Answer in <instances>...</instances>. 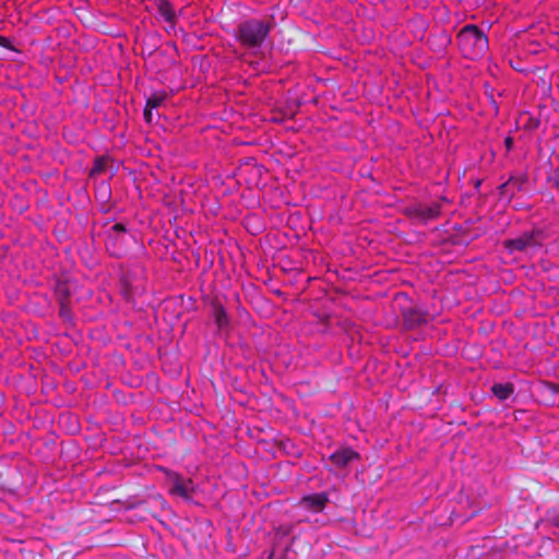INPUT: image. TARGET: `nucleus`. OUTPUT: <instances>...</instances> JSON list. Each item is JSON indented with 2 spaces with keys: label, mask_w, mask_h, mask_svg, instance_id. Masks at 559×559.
<instances>
[{
  "label": "nucleus",
  "mask_w": 559,
  "mask_h": 559,
  "mask_svg": "<svg viewBox=\"0 0 559 559\" xmlns=\"http://www.w3.org/2000/svg\"><path fill=\"white\" fill-rule=\"evenodd\" d=\"M272 25L269 22L249 19L237 26V40L247 48L261 47L271 32Z\"/></svg>",
  "instance_id": "obj_2"
},
{
  "label": "nucleus",
  "mask_w": 559,
  "mask_h": 559,
  "mask_svg": "<svg viewBox=\"0 0 559 559\" xmlns=\"http://www.w3.org/2000/svg\"><path fill=\"white\" fill-rule=\"evenodd\" d=\"M108 159L104 156L97 157L94 162L93 168L91 170V176L99 175L102 174L107 166Z\"/></svg>",
  "instance_id": "obj_15"
},
{
  "label": "nucleus",
  "mask_w": 559,
  "mask_h": 559,
  "mask_svg": "<svg viewBox=\"0 0 559 559\" xmlns=\"http://www.w3.org/2000/svg\"><path fill=\"white\" fill-rule=\"evenodd\" d=\"M155 5L159 15L169 24L176 22L175 8L168 0H155Z\"/></svg>",
  "instance_id": "obj_8"
},
{
  "label": "nucleus",
  "mask_w": 559,
  "mask_h": 559,
  "mask_svg": "<svg viewBox=\"0 0 559 559\" xmlns=\"http://www.w3.org/2000/svg\"><path fill=\"white\" fill-rule=\"evenodd\" d=\"M0 46L8 50H11V51H17L15 49V47L11 44V40L8 37L1 36V35H0Z\"/></svg>",
  "instance_id": "obj_18"
},
{
  "label": "nucleus",
  "mask_w": 559,
  "mask_h": 559,
  "mask_svg": "<svg viewBox=\"0 0 559 559\" xmlns=\"http://www.w3.org/2000/svg\"><path fill=\"white\" fill-rule=\"evenodd\" d=\"M128 230L124 224L116 223L107 231L108 242L123 241Z\"/></svg>",
  "instance_id": "obj_12"
},
{
  "label": "nucleus",
  "mask_w": 559,
  "mask_h": 559,
  "mask_svg": "<svg viewBox=\"0 0 559 559\" xmlns=\"http://www.w3.org/2000/svg\"><path fill=\"white\" fill-rule=\"evenodd\" d=\"M462 55L468 59H479L488 50V38L476 25H465L456 36Z\"/></svg>",
  "instance_id": "obj_1"
},
{
  "label": "nucleus",
  "mask_w": 559,
  "mask_h": 559,
  "mask_svg": "<svg viewBox=\"0 0 559 559\" xmlns=\"http://www.w3.org/2000/svg\"><path fill=\"white\" fill-rule=\"evenodd\" d=\"M504 146L507 148V151H511L512 147H513V139L511 136H507L504 139Z\"/></svg>",
  "instance_id": "obj_20"
},
{
  "label": "nucleus",
  "mask_w": 559,
  "mask_h": 559,
  "mask_svg": "<svg viewBox=\"0 0 559 559\" xmlns=\"http://www.w3.org/2000/svg\"><path fill=\"white\" fill-rule=\"evenodd\" d=\"M267 559H282V557H281V556H278V555L276 554V549H275V548H273V549H272V551L270 552V555H269V558H267Z\"/></svg>",
  "instance_id": "obj_21"
},
{
  "label": "nucleus",
  "mask_w": 559,
  "mask_h": 559,
  "mask_svg": "<svg viewBox=\"0 0 559 559\" xmlns=\"http://www.w3.org/2000/svg\"><path fill=\"white\" fill-rule=\"evenodd\" d=\"M144 119L147 123L153 121V109L147 106L144 108Z\"/></svg>",
  "instance_id": "obj_19"
},
{
  "label": "nucleus",
  "mask_w": 559,
  "mask_h": 559,
  "mask_svg": "<svg viewBox=\"0 0 559 559\" xmlns=\"http://www.w3.org/2000/svg\"><path fill=\"white\" fill-rule=\"evenodd\" d=\"M441 205L437 202L429 204L417 203L409 205L405 209V214L418 223L426 224L430 221H435L440 216Z\"/></svg>",
  "instance_id": "obj_4"
},
{
  "label": "nucleus",
  "mask_w": 559,
  "mask_h": 559,
  "mask_svg": "<svg viewBox=\"0 0 559 559\" xmlns=\"http://www.w3.org/2000/svg\"><path fill=\"white\" fill-rule=\"evenodd\" d=\"M526 177L524 176H518V177H510L508 179V185H510V190L512 191L513 197L520 191H522L526 185Z\"/></svg>",
  "instance_id": "obj_13"
},
{
  "label": "nucleus",
  "mask_w": 559,
  "mask_h": 559,
  "mask_svg": "<svg viewBox=\"0 0 559 559\" xmlns=\"http://www.w3.org/2000/svg\"><path fill=\"white\" fill-rule=\"evenodd\" d=\"M213 317L219 331L227 330L229 326V317L221 304L213 305Z\"/></svg>",
  "instance_id": "obj_10"
},
{
  "label": "nucleus",
  "mask_w": 559,
  "mask_h": 559,
  "mask_svg": "<svg viewBox=\"0 0 559 559\" xmlns=\"http://www.w3.org/2000/svg\"><path fill=\"white\" fill-rule=\"evenodd\" d=\"M59 316L64 320L71 319V309L64 299L60 301Z\"/></svg>",
  "instance_id": "obj_17"
},
{
  "label": "nucleus",
  "mask_w": 559,
  "mask_h": 559,
  "mask_svg": "<svg viewBox=\"0 0 559 559\" xmlns=\"http://www.w3.org/2000/svg\"><path fill=\"white\" fill-rule=\"evenodd\" d=\"M498 191H499V197L501 199L511 200L514 198L512 194V191L510 190V185H508L507 181L498 187Z\"/></svg>",
  "instance_id": "obj_16"
},
{
  "label": "nucleus",
  "mask_w": 559,
  "mask_h": 559,
  "mask_svg": "<svg viewBox=\"0 0 559 559\" xmlns=\"http://www.w3.org/2000/svg\"><path fill=\"white\" fill-rule=\"evenodd\" d=\"M543 240V231L540 229H532L522 233L515 238L504 240L503 247L508 250L509 253H528L534 252L536 249L540 248Z\"/></svg>",
  "instance_id": "obj_3"
},
{
  "label": "nucleus",
  "mask_w": 559,
  "mask_h": 559,
  "mask_svg": "<svg viewBox=\"0 0 559 559\" xmlns=\"http://www.w3.org/2000/svg\"><path fill=\"white\" fill-rule=\"evenodd\" d=\"M490 98H492V95H490ZM493 106L497 108L496 100L491 99Z\"/></svg>",
  "instance_id": "obj_22"
},
{
  "label": "nucleus",
  "mask_w": 559,
  "mask_h": 559,
  "mask_svg": "<svg viewBox=\"0 0 559 559\" xmlns=\"http://www.w3.org/2000/svg\"><path fill=\"white\" fill-rule=\"evenodd\" d=\"M170 488L169 492L173 496L180 497L185 500L191 499L192 493V480L183 478L177 473H171L169 475Z\"/></svg>",
  "instance_id": "obj_6"
},
{
  "label": "nucleus",
  "mask_w": 559,
  "mask_h": 559,
  "mask_svg": "<svg viewBox=\"0 0 559 559\" xmlns=\"http://www.w3.org/2000/svg\"><path fill=\"white\" fill-rule=\"evenodd\" d=\"M166 99L165 93H154L146 99L147 107L155 109L158 108Z\"/></svg>",
  "instance_id": "obj_14"
},
{
  "label": "nucleus",
  "mask_w": 559,
  "mask_h": 559,
  "mask_svg": "<svg viewBox=\"0 0 559 559\" xmlns=\"http://www.w3.org/2000/svg\"><path fill=\"white\" fill-rule=\"evenodd\" d=\"M360 457L359 453L352 448H341L329 456V461L336 468H345L349 463Z\"/></svg>",
  "instance_id": "obj_7"
},
{
  "label": "nucleus",
  "mask_w": 559,
  "mask_h": 559,
  "mask_svg": "<svg viewBox=\"0 0 559 559\" xmlns=\"http://www.w3.org/2000/svg\"><path fill=\"white\" fill-rule=\"evenodd\" d=\"M330 503V496L328 492H317L304 496L299 501V507L311 513H321Z\"/></svg>",
  "instance_id": "obj_5"
},
{
  "label": "nucleus",
  "mask_w": 559,
  "mask_h": 559,
  "mask_svg": "<svg viewBox=\"0 0 559 559\" xmlns=\"http://www.w3.org/2000/svg\"><path fill=\"white\" fill-rule=\"evenodd\" d=\"M427 312L419 309H409L405 314L404 319L409 328L419 326L427 322Z\"/></svg>",
  "instance_id": "obj_9"
},
{
  "label": "nucleus",
  "mask_w": 559,
  "mask_h": 559,
  "mask_svg": "<svg viewBox=\"0 0 559 559\" xmlns=\"http://www.w3.org/2000/svg\"><path fill=\"white\" fill-rule=\"evenodd\" d=\"M492 394L500 401H506L514 392V385L512 383H495L491 386Z\"/></svg>",
  "instance_id": "obj_11"
}]
</instances>
